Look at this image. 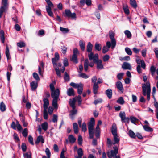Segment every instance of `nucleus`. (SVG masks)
<instances>
[{
  "label": "nucleus",
  "mask_w": 158,
  "mask_h": 158,
  "mask_svg": "<svg viewBox=\"0 0 158 158\" xmlns=\"http://www.w3.org/2000/svg\"><path fill=\"white\" fill-rule=\"evenodd\" d=\"M46 3H47L48 6H46V7H49L50 8H51V7H52L53 6V5L52 2L50 1V0H45Z\"/></svg>",
  "instance_id": "de8ad7c7"
},
{
  "label": "nucleus",
  "mask_w": 158,
  "mask_h": 158,
  "mask_svg": "<svg viewBox=\"0 0 158 158\" xmlns=\"http://www.w3.org/2000/svg\"><path fill=\"white\" fill-rule=\"evenodd\" d=\"M94 63H90L89 65L88 59H85L84 64V68L85 71H87L89 65L91 67H93L94 66Z\"/></svg>",
  "instance_id": "4468645a"
},
{
  "label": "nucleus",
  "mask_w": 158,
  "mask_h": 158,
  "mask_svg": "<svg viewBox=\"0 0 158 158\" xmlns=\"http://www.w3.org/2000/svg\"><path fill=\"white\" fill-rule=\"evenodd\" d=\"M44 118L45 119H48V113L47 109H44Z\"/></svg>",
  "instance_id": "052dcab7"
},
{
  "label": "nucleus",
  "mask_w": 158,
  "mask_h": 158,
  "mask_svg": "<svg viewBox=\"0 0 158 158\" xmlns=\"http://www.w3.org/2000/svg\"><path fill=\"white\" fill-rule=\"evenodd\" d=\"M129 135L131 138H134L136 137V135L131 130H130L129 132Z\"/></svg>",
  "instance_id": "37998d69"
},
{
  "label": "nucleus",
  "mask_w": 158,
  "mask_h": 158,
  "mask_svg": "<svg viewBox=\"0 0 158 158\" xmlns=\"http://www.w3.org/2000/svg\"><path fill=\"white\" fill-rule=\"evenodd\" d=\"M102 124V122L99 120L98 122V124L95 128V134L96 137L98 138L100 136V131L99 125H101Z\"/></svg>",
  "instance_id": "9d476101"
},
{
  "label": "nucleus",
  "mask_w": 158,
  "mask_h": 158,
  "mask_svg": "<svg viewBox=\"0 0 158 158\" xmlns=\"http://www.w3.org/2000/svg\"><path fill=\"white\" fill-rule=\"evenodd\" d=\"M0 110L2 112L6 110V105L3 102H2L0 104Z\"/></svg>",
  "instance_id": "58836bf2"
},
{
  "label": "nucleus",
  "mask_w": 158,
  "mask_h": 158,
  "mask_svg": "<svg viewBox=\"0 0 158 158\" xmlns=\"http://www.w3.org/2000/svg\"><path fill=\"white\" fill-rule=\"evenodd\" d=\"M117 102L121 105H123L125 101L123 98L122 97H119L117 101Z\"/></svg>",
  "instance_id": "79ce46f5"
},
{
  "label": "nucleus",
  "mask_w": 158,
  "mask_h": 158,
  "mask_svg": "<svg viewBox=\"0 0 158 158\" xmlns=\"http://www.w3.org/2000/svg\"><path fill=\"white\" fill-rule=\"evenodd\" d=\"M77 153L78 156H82L83 152L82 148H80L78 150Z\"/></svg>",
  "instance_id": "774afa93"
},
{
  "label": "nucleus",
  "mask_w": 158,
  "mask_h": 158,
  "mask_svg": "<svg viewBox=\"0 0 158 158\" xmlns=\"http://www.w3.org/2000/svg\"><path fill=\"white\" fill-rule=\"evenodd\" d=\"M68 139L69 142L72 143H74L76 140V139L73 135H69L68 137Z\"/></svg>",
  "instance_id": "393cba45"
},
{
  "label": "nucleus",
  "mask_w": 158,
  "mask_h": 158,
  "mask_svg": "<svg viewBox=\"0 0 158 158\" xmlns=\"http://www.w3.org/2000/svg\"><path fill=\"white\" fill-rule=\"evenodd\" d=\"M17 45L18 47L20 48H22L25 46V43L23 42H20L18 43L17 44Z\"/></svg>",
  "instance_id": "13d9d810"
},
{
  "label": "nucleus",
  "mask_w": 158,
  "mask_h": 158,
  "mask_svg": "<svg viewBox=\"0 0 158 158\" xmlns=\"http://www.w3.org/2000/svg\"><path fill=\"white\" fill-rule=\"evenodd\" d=\"M8 0H2V6L0 7V18L2 17L3 13L6 11L8 8L9 4Z\"/></svg>",
  "instance_id": "39448f33"
},
{
  "label": "nucleus",
  "mask_w": 158,
  "mask_h": 158,
  "mask_svg": "<svg viewBox=\"0 0 158 158\" xmlns=\"http://www.w3.org/2000/svg\"><path fill=\"white\" fill-rule=\"evenodd\" d=\"M98 87V85L97 84L95 83L94 84L93 87V92L95 94H96L97 93Z\"/></svg>",
  "instance_id": "72a5a7b5"
},
{
  "label": "nucleus",
  "mask_w": 158,
  "mask_h": 158,
  "mask_svg": "<svg viewBox=\"0 0 158 158\" xmlns=\"http://www.w3.org/2000/svg\"><path fill=\"white\" fill-rule=\"evenodd\" d=\"M76 102V98L74 97L72 100L70 99L69 100V103L72 109H75L76 106L75 104Z\"/></svg>",
  "instance_id": "dca6fc26"
},
{
  "label": "nucleus",
  "mask_w": 158,
  "mask_h": 158,
  "mask_svg": "<svg viewBox=\"0 0 158 158\" xmlns=\"http://www.w3.org/2000/svg\"><path fill=\"white\" fill-rule=\"evenodd\" d=\"M67 95L69 96H74L75 95L74 90L72 88H69L67 91Z\"/></svg>",
  "instance_id": "bb28decb"
},
{
  "label": "nucleus",
  "mask_w": 158,
  "mask_h": 158,
  "mask_svg": "<svg viewBox=\"0 0 158 158\" xmlns=\"http://www.w3.org/2000/svg\"><path fill=\"white\" fill-rule=\"evenodd\" d=\"M73 129L75 134H77L78 132V127L77 123H73Z\"/></svg>",
  "instance_id": "c85d7f7f"
},
{
  "label": "nucleus",
  "mask_w": 158,
  "mask_h": 158,
  "mask_svg": "<svg viewBox=\"0 0 158 158\" xmlns=\"http://www.w3.org/2000/svg\"><path fill=\"white\" fill-rule=\"evenodd\" d=\"M106 47L104 46L102 48V52L105 53L107 52L109 50V48L111 47V44L110 41H107L106 43Z\"/></svg>",
  "instance_id": "f8f14e48"
},
{
  "label": "nucleus",
  "mask_w": 158,
  "mask_h": 158,
  "mask_svg": "<svg viewBox=\"0 0 158 158\" xmlns=\"http://www.w3.org/2000/svg\"><path fill=\"white\" fill-rule=\"evenodd\" d=\"M76 97V101H77L78 105H80L81 104L82 101L81 97L79 95Z\"/></svg>",
  "instance_id": "6e6d98bb"
},
{
  "label": "nucleus",
  "mask_w": 158,
  "mask_h": 158,
  "mask_svg": "<svg viewBox=\"0 0 158 158\" xmlns=\"http://www.w3.org/2000/svg\"><path fill=\"white\" fill-rule=\"evenodd\" d=\"M82 84L81 83H80L79 84H77L74 82H71L70 84V85L74 88L77 89L80 86V85H81Z\"/></svg>",
  "instance_id": "473e14b6"
},
{
  "label": "nucleus",
  "mask_w": 158,
  "mask_h": 158,
  "mask_svg": "<svg viewBox=\"0 0 158 158\" xmlns=\"http://www.w3.org/2000/svg\"><path fill=\"white\" fill-rule=\"evenodd\" d=\"M41 127L42 129L44 131H46L48 128V123L47 122H45L41 124Z\"/></svg>",
  "instance_id": "e433bc0d"
},
{
  "label": "nucleus",
  "mask_w": 158,
  "mask_h": 158,
  "mask_svg": "<svg viewBox=\"0 0 158 158\" xmlns=\"http://www.w3.org/2000/svg\"><path fill=\"white\" fill-rule=\"evenodd\" d=\"M121 60L129 61L130 60V57L129 56H127L122 58L120 59Z\"/></svg>",
  "instance_id": "338daca9"
},
{
  "label": "nucleus",
  "mask_w": 158,
  "mask_h": 158,
  "mask_svg": "<svg viewBox=\"0 0 158 158\" xmlns=\"http://www.w3.org/2000/svg\"><path fill=\"white\" fill-rule=\"evenodd\" d=\"M123 10L124 13L126 14L127 15L129 14V10L128 6L127 5H124L123 6Z\"/></svg>",
  "instance_id": "f704fd0d"
},
{
  "label": "nucleus",
  "mask_w": 158,
  "mask_h": 158,
  "mask_svg": "<svg viewBox=\"0 0 158 158\" xmlns=\"http://www.w3.org/2000/svg\"><path fill=\"white\" fill-rule=\"evenodd\" d=\"M109 37L111 40V48L114 49L115 47L116 44V41L114 38L115 35V33L112 31H110L109 32Z\"/></svg>",
  "instance_id": "0eeeda50"
},
{
  "label": "nucleus",
  "mask_w": 158,
  "mask_h": 158,
  "mask_svg": "<svg viewBox=\"0 0 158 158\" xmlns=\"http://www.w3.org/2000/svg\"><path fill=\"white\" fill-rule=\"evenodd\" d=\"M130 3L131 6L135 8H136L137 5L135 0H130Z\"/></svg>",
  "instance_id": "ea45409f"
},
{
  "label": "nucleus",
  "mask_w": 158,
  "mask_h": 158,
  "mask_svg": "<svg viewBox=\"0 0 158 158\" xmlns=\"http://www.w3.org/2000/svg\"><path fill=\"white\" fill-rule=\"evenodd\" d=\"M62 66V64L60 62L58 63V66L53 67L55 69L56 74L58 76L61 77V73L60 70L59 69V67H60Z\"/></svg>",
  "instance_id": "ddd939ff"
},
{
  "label": "nucleus",
  "mask_w": 158,
  "mask_h": 158,
  "mask_svg": "<svg viewBox=\"0 0 158 158\" xmlns=\"http://www.w3.org/2000/svg\"><path fill=\"white\" fill-rule=\"evenodd\" d=\"M122 68L124 69H129L131 70V66L129 63L124 62L122 65Z\"/></svg>",
  "instance_id": "2eb2a0df"
},
{
  "label": "nucleus",
  "mask_w": 158,
  "mask_h": 158,
  "mask_svg": "<svg viewBox=\"0 0 158 158\" xmlns=\"http://www.w3.org/2000/svg\"><path fill=\"white\" fill-rule=\"evenodd\" d=\"M95 125V120L93 118H92L88 124V129L89 135V137L90 139L93 138L94 133V126Z\"/></svg>",
  "instance_id": "20e7f679"
},
{
  "label": "nucleus",
  "mask_w": 158,
  "mask_h": 158,
  "mask_svg": "<svg viewBox=\"0 0 158 158\" xmlns=\"http://www.w3.org/2000/svg\"><path fill=\"white\" fill-rule=\"evenodd\" d=\"M77 110L75 108L73 109L70 111V114L69 115L70 118L72 120L74 119V115L77 114Z\"/></svg>",
  "instance_id": "aec40b11"
},
{
  "label": "nucleus",
  "mask_w": 158,
  "mask_h": 158,
  "mask_svg": "<svg viewBox=\"0 0 158 158\" xmlns=\"http://www.w3.org/2000/svg\"><path fill=\"white\" fill-rule=\"evenodd\" d=\"M79 45L81 49L83 51H84L85 49V42L83 40H81L79 41Z\"/></svg>",
  "instance_id": "cd10ccee"
},
{
  "label": "nucleus",
  "mask_w": 158,
  "mask_h": 158,
  "mask_svg": "<svg viewBox=\"0 0 158 158\" xmlns=\"http://www.w3.org/2000/svg\"><path fill=\"white\" fill-rule=\"evenodd\" d=\"M78 144L81 145L82 144V136L80 135H79L78 139Z\"/></svg>",
  "instance_id": "680f3d73"
},
{
  "label": "nucleus",
  "mask_w": 158,
  "mask_h": 158,
  "mask_svg": "<svg viewBox=\"0 0 158 158\" xmlns=\"http://www.w3.org/2000/svg\"><path fill=\"white\" fill-rule=\"evenodd\" d=\"M59 60V55L58 53L56 52L55 54V57L52 59V61L53 67L58 66V63H57V62Z\"/></svg>",
  "instance_id": "1a4fd4ad"
},
{
  "label": "nucleus",
  "mask_w": 158,
  "mask_h": 158,
  "mask_svg": "<svg viewBox=\"0 0 158 158\" xmlns=\"http://www.w3.org/2000/svg\"><path fill=\"white\" fill-rule=\"evenodd\" d=\"M5 54L6 56L7 59L8 60H9V59H10L11 58L10 56V55L9 53V51L8 47L7 45H6V50L5 52Z\"/></svg>",
  "instance_id": "7c9ffc66"
},
{
  "label": "nucleus",
  "mask_w": 158,
  "mask_h": 158,
  "mask_svg": "<svg viewBox=\"0 0 158 158\" xmlns=\"http://www.w3.org/2000/svg\"><path fill=\"white\" fill-rule=\"evenodd\" d=\"M46 10L48 15L50 16L53 17V14L51 10V8L49 7H46Z\"/></svg>",
  "instance_id": "c9c22d12"
},
{
  "label": "nucleus",
  "mask_w": 158,
  "mask_h": 158,
  "mask_svg": "<svg viewBox=\"0 0 158 158\" xmlns=\"http://www.w3.org/2000/svg\"><path fill=\"white\" fill-rule=\"evenodd\" d=\"M124 33L128 38H131V34L130 32L128 30L125 31Z\"/></svg>",
  "instance_id": "603ef678"
},
{
  "label": "nucleus",
  "mask_w": 158,
  "mask_h": 158,
  "mask_svg": "<svg viewBox=\"0 0 158 158\" xmlns=\"http://www.w3.org/2000/svg\"><path fill=\"white\" fill-rule=\"evenodd\" d=\"M113 150H111L110 152H107L108 157L109 158H117L118 156H120L117 154L118 153V149L117 147H113Z\"/></svg>",
  "instance_id": "423d86ee"
},
{
  "label": "nucleus",
  "mask_w": 158,
  "mask_h": 158,
  "mask_svg": "<svg viewBox=\"0 0 158 158\" xmlns=\"http://www.w3.org/2000/svg\"><path fill=\"white\" fill-rule=\"evenodd\" d=\"M16 127L18 130L21 131L23 129L22 126L17 120L16 121Z\"/></svg>",
  "instance_id": "4d7b16f0"
},
{
  "label": "nucleus",
  "mask_w": 158,
  "mask_h": 158,
  "mask_svg": "<svg viewBox=\"0 0 158 158\" xmlns=\"http://www.w3.org/2000/svg\"><path fill=\"white\" fill-rule=\"evenodd\" d=\"M106 93L109 99H110L111 98L112 94V91L111 89H109L107 90L106 91Z\"/></svg>",
  "instance_id": "2f4dec72"
},
{
  "label": "nucleus",
  "mask_w": 158,
  "mask_h": 158,
  "mask_svg": "<svg viewBox=\"0 0 158 158\" xmlns=\"http://www.w3.org/2000/svg\"><path fill=\"white\" fill-rule=\"evenodd\" d=\"M93 45L91 44V43L90 42H88L87 46V51L88 52H90V54L91 52H92V48H93Z\"/></svg>",
  "instance_id": "5701e85b"
},
{
  "label": "nucleus",
  "mask_w": 158,
  "mask_h": 158,
  "mask_svg": "<svg viewBox=\"0 0 158 158\" xmlns=\"http://www.w3.org/2000/svg\"><path fill=\"white\" fill-rule=\"evenodd\" d=\"M136 57V61L137 64L138 65L141 64V67L143 69H145L146 68V64L144 61L143 60H141L140 59L139 57L137 55L135 56Z\"/></svg>",
  "instance_id": "6e6552de"
},
{
  "label": "nucleus",
  "mask_w": 158,
  "mask_h": 158,
  "mask_svg": "<svg viewBox=\"0 0 158 158\" xmlns=\"http://www.w3.org/2000/svg\"><path fill=\"white\" fill-rule=\"evenodd\" d=\"M64 67H63L62 69L61 70L62 73H63L65 70V67L69 65V63L67 59L65 58L63 60Z\"/></svg>",
  "instance_id": "a211bd4d"
},
{
  "label": "nucleus",
  "mask_w": 158,
  "mask_h": 158,
  "mask_svg": "<svg viewBox=\"0 0 158 158\" xmlns=\"http://www.w3.org/2000/svg\"><path fill=\"white\" fill-rule=\"evenodd\" d=\"M33 76L34 79L38 81L40 80V78L38 74L36 73H33Z\"/></svg>",
  "instance_id": "69168bd1"
},
{
  "label": "nucleus",
  "mask_w": 158,
  "mask_h": 158,
  "mask_svg": "<svg viewBox=\"0 0 158 158\" xmlns=\"http://www.w3.org/2000/svg\"><path fill=\"white\" fill-rule=\"evenodd\" d=\"M116 85L117 89L123 92V91L124 89L121 82L119 81H117L116 82Z\"/></svg>",
  "instance_id": "6ab92c4d"
},
{
  "label": "nucleus",
  "mask_w": 158,
  "mask_h": 158,
  "mask_svg": "<svg viewBox=\"0 0 158 158\" xmlns=\"http://www.w3.org/2000/svg\"><path fill=\"white\" fill-rule=\"evenodd\" d=\"M71 60L75 63H78L77 56L73 55Z\"/></svg>",
  "instance_id": "49530a36"
},
{
  "label": "nucleus",
  "mask_w": 158,
  "mask_h": 158,
  "mask_svg": "<svg viewBox=\"0 0 158 158\" xmlns=\"http://www.w3.org/2000/svg\"><path fill=\"white\" fill-rule=\"evenodd\" d=\"M44 109H47L48 106L49 105V102L48 99L47 98H44L43 100Z\"/></svg>",
  "instance_id": "4be33fe9"
},
{
  "label": "nucleus",
  "mask_w": 158,
  "mask_h": 158,
  "mask_svg": "<svg viewBox=\"0 0 158 158\" xmlns=\"http://www.w3.org/2000/svg\"><path fill=\"white\" fill-rule=\"evenodd\" d=\"M31 89L34 91L37 87V83L36 81H32L30 84Z\"/></svg>",
  "instance_id": "b1692460"
},
{
  "label": "nucleus",
  "mask_w": 158,
  "mask_h": 158,
  "mask_svg": "<svg viewBox=\"0 0 158 158\" xmlns=\"http://www.w3.org/2000/svg\"><path fill=\"white\" fill-rule=\"evenodd\" d=\"M58 120V116L56 114H53V116L52 121L54 123H57Z\"/></svg>",
  "instance_id": "0e129e2a"
},
{
  "label": "nucleus",
  "mask_w": 158,
  "mask_h": 158,
  "mask_svg": "<svg viewBox=\"0 0 158 158\" xmlns=\"http://www.w3.org/2000/svg\"><path fill=\"white\" fill-rule=\"evenodd\" d=\"M113 135L114 142L112 143V144L114 145L115 144L118 143L120 140L118 135L117 134Z\"/></svg>",
  "instance_id": "f3484780"
},
{
  "label": "nucleus",
  "mask_w": 158,
  "mask_h": 158,
  "mask_svg": "<svg viewBox=\"0 0 158 158\" xmlns=\"http://www.w3.org/2000/svg\"><path fill=\"white\" fill-rule=\"evenodd\" d=\"M40 142H41L42 143L44 142V139L42 135H40L37 137L36 140L35 142V143L38 144Z\"/></svg>",
  "instance_id": "412c9836"
},
{
  "label": "nucleus",
  "mask_w": 158,
  "mask_h": 158,
  "mask_svg": "<svg viewBox=\"0 0 158 158\" xmlns=\"http://www.w3.org/2000/svg\"><path fill=\"white\" fill-rule=\"evenodd\" d=\"M81 127L82 131L84 132H85L87 131L86 125L85 123L84 122L83 123Z\"/></svg>",
  "instance_id": "3c124183"
},
{
  "label": "nucleus",
  "mask_w": 158,
  "mask_h": 158,
  "mask_svg": "<svg viewBox=\"0 0 158 158\" xmlns=\"http://www.w3.org/2000/svg\"><path fill=\"white\" fill-rule=\"evenodd\" d=\"M110 57L109 55H106L103 57V60L104 62L108 61Z\"/></svg>",
  "instance_id": "bf43d9fd"
},
{
  "label": "nucleus",
  "mask_w": 158,
  "mask_h": 158,
  "mask_svg": "<svg viewBox=\"0 0 158 158\" xmlns=\"http://www.w3.org/2000/svg\"><path fill=\"white\" fill-rule=\"evenodd\" d=\"M66 16L71 17L72 19H75L76 18V14L75 13H71L69 10L66 9L65 10Z\"/></svg>",
  "instance_id": "9b49d317"
},
{
  "label": "nucleus",
  "mask_w": 158,
  "mask_h": 158,
  "mask_svg": "<svg viewBox=\"0 0 158 158\" xmlns=\"http://www.w3.org/2000/svg\"><path fill=\"white\" fill-rule=\"evenodd\" d=\"M88 56L90 60H93L94 62L96 63L98 69H102L104 68L102 61L98 60V54L94 55L93 52H91L88 54Z\"/></svg>",
  "instance_id": "f03ea898"
},
{
  "label": "nucleus",
  "mask_w": 158,
  "mask_h": 158,
  "mask_svg": "<svg viewBox=\"0 0 158 158\" xmlns=\"http://www.w3.org/2000/svg\"><path fill=\"white\" fill-rule=\"evenodd\" d=\"M79 76L82 78L87 79L89 77V76L86 75V74L85 73H81L79 74Z\"/></svg>",
  "instance_id": "8fccbe9b"
},
{
  "label": "nucleus",
  "mask_w": 158,
  "mask_h": 158,
  "mask_svg": "<svg viewBox=\"0 0 158 158\" xmlns=\"http://www.w3.org/2000/svg\"><path fill=\"white\" fill-rule=\"evenodd\" d=\"M125 51L126 53L129 55H131L132 53V51L131 49L128 48L126 47L125 48Z\"/></svg>",
  "instance_id": "a18cd8bd"
},
{
  "label": "nucleus",
  "mask_w": 158,
  "mask_h": 158,
  "mask_svg": "<svg viewBox=\"0 0 158 158\" xmlns=\"http://www.w3.org/2000/svg\"><path fill=\"white\" fill-rule=\"evenodd\" d=\"M95 48L96 50L98 51H101L102 49V46L101 44H99L97 43H96L95 44Z\"/></svg>",
  "instance_id": "a19ab883"
},
{
  "label": "nucleus",
  "mask_w": 158,
  "mask_h": 158,
  "mask_svg": "<svg viewBox=\"0 0 158 158\" xmlns=\"http://www.w3.org/2000/svg\"><path fill=\"white\" fill-rule=\"evenodd\" d=\"M83 89V86L82 84L80 85V86L77 88V92L79 94H81Z\"/></svg>",
  "instance_id": "864d4df0"
},
{
  "label": "nucleus",
  "mask_w": 158,
  "mask_h": 158,
  "mask_svg": "<svg viewBox=\"0 0 158 158\" xmlns=\"http://www.w3.org/2000/svg\"><path fill=\"white\" fill-rule=\"evenodd\" d=\"M111 132L112 135L117 134V128L116 124H113L112 127Z\"/></svg>",
  "instance_id": "a878e982"
},
{
  "label": "nucleus",
  "mask_w": 158,
  "mask_h": 158,
  "mask_svg": "<svg viewBox=\"0 0 158 158\" xmlns=\"http://www.w3.org/2000/svg\"><path fill=\"white\" fill-rule=\"evenodd\" d=\"M149 126L148 125H145L143 126V127L145 131L147 132H152L153 131V129L149 127Z\"/></svg>",
  "instance_id": "c756f323"
},
{
  "label": "nucleus",
  "mask_w": 158,
  "mask_h": 158,
  "mask_svg": "<svg viewBox=\"0 0 158 158\" xmlns=\"http://www.w3.org/2000/svg\"><path fill=\"white\" fill-rule=\"evenodd\" d=\"M143 93L144 96L147 95V99L148 101L150 99V94L151 92L150 85L149 82L144 84L142 86Z\"/></svg>",
  "instance_id": "7ed1b4c3"
},
{
  "label": "nucleus",
  "mask_w": 158,
  "mask_h": 158,
  "mask_svg": "<svg viewBox=\"0 0 158 158\" xmlns=\"http://www.w3.org/2000/svg\"><path fill=\"white\" fill-rule=\"evenodd\" d=\"M119 116L121 118V121L123 120L126 117L125 113L124 112H120L119 114Z\"/></svg>",
  "instance_id": "c03bdc74"
},
{
  "label": "nucleus",
  "mask_w": 158,
  "mask_h": 158,
  "mask_svg": "<svg viewBox=\"0 0 158 158\" xmlns=\"http://www.w3.org/2000/svg\"><path fill=\"white\" fill-rule=\"evenodd\" d=\"M60 30L63 33H66L69 31V30L67 28H64L62 27H60Z\"/></svg>",
  "instance_id": "09e8293b"
},
{
  "label": "nucleus",
  "mask_w": 158,
  "mask_h": 158,
  "mask_svg": "<svg viewBox=\"0 0 158 158\" xmlns=\"http://www.w3.org/2000/svg\"><path fill=\"white\" fill-rule=\"evenodd\" d=\"M45 152L48 158H50L51 156V153L49 150L48 148H47L46 149Z\"/></svg>",
  "instance_id": "e2e57ef3"
},
{
  "label": "nucleus",
  "mask_w": 158,
  "mask_h": 158,
  "mask_svg": "<svg viewBox=\"0 0 158 158\" xmlns=\"http://www.w3.org/2000/svg\"><path fill=\"white\" fill-rule=\"evenodd\" d=\"M23 135L24 137H26L28 135V129L27 128L24 129L23 131L22 132Z\"/></svg>",
  "instance_id": "5fc2aeb1"
},
{
  "label": "nucleus",
  "mask_w": 158,
  "mask_h": 158,
  "mask_svg": "<svg viewBox=\"0 0 158 158\" xmlns=\"http://www.w3.org/2000/svg\"><path fill=\"white\" fill-rule=\"evenodd\" d=\"M4 33L2 30L0 31V39L2 42L4 43L5 41Z\"/></svg>",
  "instance_id": "4c0bfd02"
},
{
  "label": "nucleus",
  "mask_w": 158,
  "mask_h": 158,
  "mask_svg": "<svg viewBox=\"0 0 158 158\" xmlns=\"http://www.w3.org/2000/svg\"><path fill=\"white\" fill-rule=\"evenodd\" d=\"M50 87L51 91V96L53 98L52 105V106L55 109L57 108V102L60 100V91L57 89H55L54 84L53 83L50 84Z\"/></svg>",
  "instance_id": "f257e3e1"
}]
</instances>
